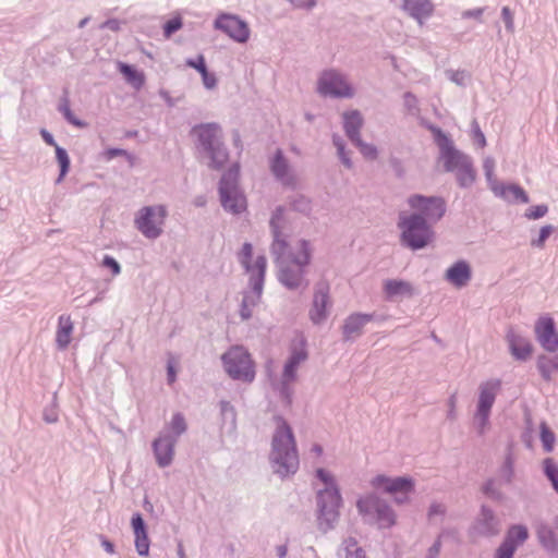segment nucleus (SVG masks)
<instances>
[{
	"mask_svg": "<svg viewBox=\"0 0 558 558\" xmlns=\"http://www.w3.org/2000/svg\"><path fill=\"white\" fill-rule=\"evenodd\" d=\"M282 219V209H278L271 218L270 226L274 234L271 245L272 253L280 263V281L288 288H298L303 279L304 266L311 260V248L306 241H301L296 252H288L289 245L281 238L280 221Z\"/></svg>",
	"mask_w": 558,
	"mask_h": 558,
	"instance_id": "1",
	"label": "nucleus"
},
{
	"mask_svg": "<svg viewBox=\"0 0 558 558\" xmlns=\"http://www.w3.org/2000/svg\"><path fill=\"white\" fill-rule=\"evenodd\" d=\"M269 461L275 473L284 477L299 469L296 441L291 426L281 417L276 418Z\"/></svg>",
	"mask_w": 558,
	"mask_h": 558,
	"instance_id": "2",
	"label": "nucleus"
},
{
	"mask_svg": "<svg viewBox=\"0 0 558 558\" xmlns=\"http://www.w3.org/2000/svg\"><path fill=\"white\" fill-rule=\"evenodd\" d=\"M252 245L250 243H245L239 254V258L246 271L251 274L253 292L251 295H245L243 299L241 308V317L243 319H248L252 316L250 307L254 306L260 299L266 270V258L264 256H257L254 263H252Z\"/></svg>",
	"mask_w": 558,
	"mask_h": 558,
	"instance_id": "3",
	"label": "nucleus"
},
{
	"mask_svg": "<svg viewBox=\"0 0 558 558\" xmlns=\"http://www.w3.org/2000/svg\"><path fill=\"white\" fill-rule=\"evenodd\" d=\"M317 476L326 485V488L318 493V525L326 532L333 526L339 518L341 496L328 472L318 469Z\"/></svg>",
	"mask_w": 558,
	"mask_h": 558,
	"instance_id": "4",
	"label": "nucleus"
},
{
	"mask_svg": "<svg viewBox=\"0 0 558 558\" xmlns=\"http://www.w3.org/2000/svg\"><path fill=\"white\" fill-rule=\"evenodd\" d=\"M193 132L198 136L202 146L208 153L211 159L210 166L217 169L222 167L228 160V154L219 141L220 128L215 123H209L194 128Z\"/></svg>",
	"mask_w": 558,
	"mask_h": 558,
	"instance_id": "5",
	"label": "nucleus"
},
{
	"mask_svg": "<svg viewBox=\"0 0 558 558\" xmlns=\"http://www.w3.org/2000/svg\"><path fill=\"white\" fill-rule=\"evenodd\" d=\"M225 368L230 377L252 381L255 377L254 363L243 347H233L222 355Z\"/></svg>",
	"mask_w": 558,
	"mask_h": 558,
	"instance_id": "6",
	"label": "nucleus"
},
{
	"mask_svg": "<svg viewBox=\"0 0 558 558\" xmlns=\"http://www.w3.org/2000/svg\"><path fill=\"white\" fill-rule=\"evenodd\" d=\"M399 227L402 230V241L413 250L424 247L432 240L433 232L421 216L405 218L401 215Z\"/></svg>",
	"mask_w": 558,
	"mask_h": 558,
	"instance_id": "7",
	"label": "nucleus"
},
{
	"mask_svg": "<svg viewBox=\"0 0 558 558\" xmlns=\"http://www.w3.org/2000/svg\"><path fill=\"white\" fill-rule=\"evenodd\" d=\"M239 168L230 169L223 174L220 182V198L226 210L239 214L246 208V201L243 194L238 190L236 180Z\"/></svg>",
	"mask_w": 558,
	"mask_h": 558,
	"instance_id": "8",
	"label": "nucleus"
},
{
	"mask_svg": "<svg viewBox=\"0 0 558 558\" xmlns=\"http://www.w3.org/2000/svg\"><path fill=\"white\" fill-rule=\"evenodd\" d=\"M166 215L163 206L144 207L135 219V226L146 238L155 239L161 234Z\"/></svg>",
	"mask_w": 558,
	"mask_h": 558,
	"instance_id": "9",
	"label": "nucleus"
},
{
	"mask_svg": "<svg viewBox=\"0 0 558 558\" xmlns=\"http://www.w3.org/2000/svg\"><path fill=\"white\" fill-rule=\"evenodd\" d=\"M373 487L383 489L393 495L397 502H404L414 489V483L410 477H387L378 475L372 481Z\"/></svg>",
	"mask_w": 558,
	"mask_h": 558,
	"instance_id": "10",
	"label": "nucleus"
},
{
	"mask_svg": "<svg viewBox=\"0 0 558 558\" xmlns=\"http://www.w3.org/2000/svg\"><path fill=\"white\" fill-rule=\"evenodd\" d=\"M500 379H488L483 381L478 387V403L476 417L484 427L488 421L490 409L495 402L497 395L501 389Z\"/></svg>",
	"mask_w": 558,
	"mask_h": 558,
	"instance_id": "11",
	"label": "nucleus"
},
{
	"mask_svg": "<svg viewBox=\"0 0 558 558\" xmlns=\"http://www.w3.org/2000/svg\"><path fill=\"white\" fill-rule=\"evenodd\" d=\"M318 92L333 97H351L352 88L345 80L335 71H326L318 81Z\"/></svg>",
	"mask_w": 558,
	"mask_h": 558,
	"instance_id": "12",
	"label": "nucleus"
},
{
	"mask_svg": "<svg viewBox=\"0 0 558 558\" xmlns=\"http://www.w3.org/2000/svg\"><path fill=\"white\" fill-rule=\"evenodd\" d=\"M215 27L238 43H246L250 38L248 25L231 14L219 15L215 21Z\"/></svg>",
	"mask_w": 558,
	"mask_h": 558,
	"instance_id": "13",
	"label": "nucleus"
},
{
	"mask_svg": "<svg viewBox=\"0 0 558 558\" xmlns=\"http://www.w3.org/2000/svg\"><path fill=\"white\" fill-rule=\"evenodd\" d=\"M410 206L417 210L424 220H438L445 214V203L439 197H423L415 195L409 199Z\"/></svg>",
	"mask_w": 558,
	"mask_h": 558,
	"instance_id": "14",
	"label": "nucleus"
},
{
	"mask_svg": "<svg viewBox=\"0 0 558 558\" xmlns=\"http://www.w3.org/2000/svg\"><path fill=\"white\" fill-rule=\"evenodd\" d=\"M535 336L539 344L549 352L558 350V332L555 323L549 316H542L535 324Z\"/></svg>",
	"mask_w": 558,
	"mask_h": 558,
	"instance_id": "15",
	"label": "nucleus"
},
{
	"mask_svg": "<svg viewBox=\"0 0 558 558\" xmlns=\"http://www.w3.org/2000/svg\"><path fill=\"white\" fill-rule=\"evenodd\" d=\"M357 508L361 513H372L375 511L378 522L383 527H388L395 523L392 510L387 506H379L378 500L373 496L360 499L357 501Z\"/></svg>",
	"mask_w": 558,
	"mask_h": 558,
	"instance_id": "16",
	"label": "nucleus"
},
{
	"mask_svg": "<svg viewBox=\"0 0 558 558\" xmlns=\"http://www.w3.org/2000/svg\"><path fill=\"white\" fill-rule=\"evenodd\" d=\"M329 304L328 284H319L315 291L310 318L314 324H320L327 317V305Z\"/></svg>",
	"mask_w": 558,
	"mask_h": 558,
	"instance_id": "17",
	"label": "nucleus"
},
{
	"mask_svg": "<svg viewBox=\"0 0 558 558\" xmlns=\"http://www.w3.org/2000/svg\"><path fill=\"white\" fill-rule=\"evenodd\" d=\"M440 158L444 161L446 171L456 172L457 170H460V168L462 167L463 169H466L468 173L470 174V158L466 155L454 149L451 144L447 143L441 147Z\"/></svg>",
	"mask_w": 558,
	"mask_h": 558,
	"instance_id": "18",
	"label": "nucleus"
},
{
	"mask_svg": "<svg viewBox=\"0 0 558 558\" xmlns=\"http://www.w3.org/2000/svg\"><path fill=\"white\" fill-rule=\"evenodd\" d=\"M507 341L511 355L515 360L526 361L531 357L533 353V344L527 338L522 337L514 331H509L507 335Z\"/></svg>",
	"mask_w": 558,
	"mask_h": 558,
	"instance_id": "19",
	"label": "nucleus"
},
{
	"mask_svg": "<svg viewBox=\"0 0 558 558\" xmlns=\"http://www.w3.org/2000/svg\"><path fill=\"white\" fill-rule=\"evenodd\" d=\"M471 275L470 265L464 260H460L448 268L445 277L451 284L461 288L470 281Z\"/></svg>",
	"mask_w": 558,
	"mask_h": 558,
	"instance_id": "20",
	"label": "nucleus"
},
{
	"mask_svg": "<svg viewBox=\"0 0 558 558\" xmlns=\"http://www.w3.org/2000/svg\"><path fill=\"white\" fill-rule=\"evenodd\" d=\"M403 9L420 24L429 17L434 12V4L430 0H403Z\"/></svg>",
	"mask_w": 558,
	"mask_h": 558,
	"instance_id": "21",
	"label": "nucleus"
},
{
	"mask_svg": "<svg viewBox=\"0 0 558 558\" xmlns=\"http://www.w3.org/2000/svg\"><path fill=\"white\" fill-rule=\"evenodd\" d=\"M132 527L135 535V547L141 556L148 555L149 551V539L145 529L144 520L140 513H136L132 518Z\"/></svg>",
	"mask_w": 558,
	"mask_h": 558,
	"instance_id": "22",
	"label": "nucleus"
},
{
	"mask_svg": "<svg viewBox=\"0 0 558 558\" xmlns=\"http://www.w3.org/2000/svg\"><path fill=\"white\" fill-rule=\"evenodd\" d=\"M174 440L170 437H159L154 441V451L160 466L171 463L174 453Z\"/></svg>",
	"mask_w": 558,
	"mask_h": 558,
	"instance_id": "23",
	"label": "nucleus"
},
{
	"mask_svg": "<svg viewBox=\"0 0 558 558\" xmlns=\"http://www.w3.org/2000/svg\"><path fill=\"white\" fill-rule=\"evenodd\" d=\"M492 191L495 195L500 196L507 201H515L527 203L529 197L523 189L518 185H504L499 182H492Z\"/></svg>",
	"mask_w": 558,
	"mask_h": 558,
	"instance_id": "24",
	"label": "nucleus"
},
{
	"mask_svg": "<svg viewBox=\"0 0 558 558\" xmlns=\"http://www.w3.org/2000/svg\"><path fill=\"white\" fill-rule=\"evenodd\" d=\"M307 359V354L304 350L303 343H301L300 350H295L290 356L289 361L284 366V371L282 374V384L288 386L293 383L296 378L295 373L298 366Z\"/></svg>",
	"mask_w": 558,
	"mask_h": 558,
	"instance_id": "25",
	"label": "nucleus"
},
{
	"mask_svg": "<svg viewBox=\"0 0 558 558\" xmlns=\"http://www.w3.org/2000/svg\"><path fill=\"white\" fill-rule=\"evenodd\" d=\"M344 130L348 137L354 143L360 144V129L363 124V119L359 111L353 110L343 114Z\"/></svg>",
	"mask_w": 558,
	"mask_h": 558,
	"instance_id": "26",
	"label": "nucleus"
},
{
	"mask_svg": "<svg viewBox=\"0 0 558 558\" xmlns=\"http://www.w3.org/2000/svg\"><path fill=\"white\" fill-rule=\"evenodd\" d=\"M73 322L69 315H61L58 322L56 340L61 349H65L71 342Z\"/></svg>",
	"mask_w": 558,
	"mask_h": 558,
	"instance_id": "27",
	"label": "nucleus"
},
{
	"mask_svg": "<svg viewBox=\"0 0 558 558\" xmlns=\"http://www.w3.org/2000/svg\"><path fill=\"white\" fill-rule=\"evenodd\" d=\"M384 291L388 299L411 296L413 293L411 284L402 280H387L384 283Z\"/></svg>",
	"mask_w": 558,
	"mask_h": 558,
	"instance_id": "28",
	"label": "nucleus"
},
{
	"mask_svg": "<svg viewBox=\"0 0 558 558\" xmlns=\"http://www.w3.org/2000/svg\"><path fill=\"white\" fill-rule=\"evenodd\" d=\"M371 320L369 315L365 314H353L351 315L343 326V333L347 338L359 333L366 323Z\"/></svg>",
	"mask_w": 558,
	"mask_h": 558,
	"instance_id": "29",
	"label": "nucleus"
},
{
	"mask_svg": "<svg viewBox=\"0 0 558 558\" xmlns=\"http://www.w3.org/2000/svg\"><path fill=\"white\" fill-rule=\"evenodd\" d=\"M119 71L125 77L126 82L131 84L134 88L140 89L143 87L145 83V75L143 72L137 71L133 66L119 63Z\"/></svg>",
	"mask_w": 558,
	"mask_h": 558,
	"instance_id": "30",
	"label": "nucleus"
},
{
	"mask_svg": "<svg viewBox=\"0 0 558 558\" xmlns=\"http://www.w3.org/2000/svg\"><path fill=\"white\" fill-rule=\"evenodd\" d=\"M537 537L539 543L548 550H558V539L555 532L546 525H541L537 529Z\"/></svg>",
	"mask_w": 558,
	"mask_h": 558,
	"instance_id": "31",
	"label": "nucleus"
},
{
	"mask_svg": "<svg viewBox=\"0 0 558 558\" xmlns=\"http://www.w3.org/2000/svg\"><path fill=\"white\" fill-rule=\"evenodd\" d=\"M537 367L545 380H550L551 374L558 372V356L541 355L537 359Z\"/></svg>",
	"mask_w": 558,
	"mask_h": 558,
	"instance_id": "32",
	"label": "nucleus"
},
{
	"mask_svg": "<svg viewBox=\"0 0 558 558\" xmlns=\"http://www.w3.org/2000/svg\"><path fill=\"white\" fill-rule=\"evenodd\" d=\"M482 523L480 525V532L483 534H495L498 532V522L495 520L493 513L488 510L482 512Z\"/></svg>",
	"mask_w": 558,
	"mask_h": 558,
	"instance_id": "33",
	"label": "nucleus"
},
{
	"mask_svg": "<svg viewBox=\"0 0 558 558\" xmlns=\"http://www.w3.org/2000/svg\"><path fill=\"white\" fill-rule=\"evenodd\" d=\"M506 537L511 543H515L518 547L527 539L529 531L524 525H513L509 529Z\"/></svg>",
	"mask_w": 558,
	"mask_h": 558,
	"instance_id": "34",
	"label": "nucleus"
},
{
	"mask_svg": "<svg viewBox=\"0 0 558 558\" xmlns=\"http://www.w3.org/2000/svg\"><path fill=\"white\" fill-rule=\"evenodd\" d=\"M56 156H57V160L60 165V175H59L57 182H61L69 171L70 159H69L66 151L59 146H56Z\"/></svg>",
	"mask_w": 558,
	"mask_h": 558,
	"instance_id": "35",
	"label": "nucleus"
},
{
	"mask_svg": "<svg viewBox=\"0 0 558 558\" xmlns=\"http://www.w3.org/2000/svg\"><path fill=\"white\" fill-rule=\"evenodd\" d=\"M541 440L547 452H550L554 449L556 437L546 423L541 424Z\"/></svg>",
	"mask_w": 558,
	"mask_h": 558,
	"instance_id": "36",
	"label": "nucleus"
},
{
	"mask_svg": "<svg viewBox=\"0 0 558 558\" xmlns=\"http://www.w3.org/2000/svg\"><path fill=\"white\" fill-rule=\"evenodd\" d=\"M469 169H470V174L468 173L466 169H463L462 167L460 168V170L456 171L457 179L461 186H468V185L472 184L475 180V170L472 166L471 160H469Z\"/></svg>",
	"mask_w": 558,
	"mask_h": 558,
	"instance_id": "37",
	"label": "nucleus"
},
{
	"mask_svg": "<svg viewBox=\"0 0 558 558\" xmlns=\"http://www.w3.org/2000/svg\"><path fill=\"white\" fill-rule=\"evenodd\" d=\"M271 169L275 175L281 180H284V178L288 175V165L280 153L277 154Z\"/></svg>",
	"mask_w": 558,
	"mask_h": 558,
	"instance_id": "38",
	"label": "nucleus"
},
{
	"mask_svg": "<svg viewBox=\"0 0 558 558\" xmlns=\"http://www.w3.org/2000/svg\"><path fill=\"white\" fill-rule=\"evenodd\" d=\"M544 470L547 477L550 480L554 488L558 493V470L550 458L545 459Z\"/></svg>",
	"mask_w": 558,
	"mask_h": 558,
	"instance_id": "39",
	"label": "nucleus"
},
{
	"mask_svg": "<svg viewBox=\"0 0 558 558\" xmlns=\"http://www.w3.org/2000/svg\"><path fill=\"white\" fill-rule=\"evenodd\" d=\"M345 555L343 558H365L363 550L357 546V543L350 538L345 542Z\"/></svg>",
	"mask_w": 558,
	"mask_h": 558,
	"instance_id": "40",
	"label": "nucleus"
},
{
	"mask_svg": "<svg viewBox=\"0 0 558 558\" xmlns=\"http://www.w3.org/2000/svg\"><path fill=\"white\" fill-rule=\"evenodd\" d=\"M517 549V544L511 543L507 537L500 547L497 549L496 558H512Z\"/></svg>",
	"mask_w": 558,
	"mask_h": 558,
	"instance_id": "41",
	"label": "nucleus"
},
{
	"mask_svg": "<svg viewBox=\"0 0 558 558\" xmlns=\"http://www.w3.org/2000/svg\"><path fill=\"white\" fill-rule=\"evenodd\" d=\"M182 27V21L180 17H173L169 20L163 26L165 37L169 38L174 32Z\"/></svg>",
	"mask_w": 558,
	"mask_h": 558,
	"instance_id": "42",
	"label": "nucleus"
},
{
	"mask_svg": "<svg viewBox=\"0 0 558 558\" xmlns=\"http://www.w3.org/2000/svg\"><path fill=\"white\" fill-rule=\"evenodd\" d=\"M171 430L175 435L182 434L186 429L184 417L181 414H175L171 421Z\"/></svg>",
	"mask_w": 558,
	"mask_h": 558,
	"instance_id": "43",
	"label": "nucleus"
},
{
	"mask_svg": "<svg viewBox=\"0 0 558 558\" xmlns=\"http://www.w3.org/2000/svg\"><path fill=\"white\" fill-rule=\"evenodd\" d=\"M548 211V208L546 205H537V206H532L527 209L525 216L529 218V219H538V218H542L544 217Z\"/></svg>",
	"mask_w": 558,
	"mask_h": 558,
	"instance_id": "44",
	"label": "nucleus"
},
{
	"mask_svg": "<svg viewBox=\"0 0 558 558\" xmlns=\"http://www.w3.org/2000/svg\"><path fill=\"white\" fill-rule=\"evenodd\" d=\"M502 20L506 24V28L509 32L514 31V21H513V14L511 10L508 7H504L501 10Z\"/></svg>",
	"mask_w": 558,
	"mask_h": 558,
	"instance_id": "45",
	"label": "nucleus"
},
{
	"mask_svg": "<svg viewBox=\"0 0 558 558\" xmlns=\"http://www.w3.org/2000/svg\"><path fill=\"white\" fill-rule=\"evenodd\" d=\"M494 168H495V162L493 159L490 158H487L485 161H484V171H485V175L487 178V181L489 183V187L492 189V182H498L495 178H494Z\"/></svg>",
	"mask_w": 558,
	"mask_h": 558,
	"instance_id": "46",
	"label": "nucleus"
},
{
	"mask_svg": "<svg viewBox=\"0 0 558 558\" xmlns=\"http://www.w3.org/2000/svg\"><path fill=\"white\" fill-rule=\"evenodd\" d=\"M473 141H474L475 145L480 148H484L486 145L485 135L481 131L477 123H474V125H473Z\"/></svg>",
	"mask_w": 558,
	"mask_h": 558,
	"instance_id": "47",
	"label": "nucleus"
},
{
	"mask_svg": "<svg viewBox=\"0 0 558 558\" xmlns=\"http://www.w3.org/2000/svg\"><path fill=\"white\" fill-rule=\"evenodd\" d=\"M554 228L551 226H544L539 231V236L533 242L534 245L542 247L548 236L553 233Z\"/></svg>",
	"mask_w": 558,
	"mask_h": 558,
	"instance_id": "48",
	"label": "nucleus"
},
{
	"mask_svg": "<svg viewBox=\"0 0 558 558\" xmlns=\"http://www.w3.org/2000/svg\"><path fill=\"white\" fill-rule=\"evenodd\" d=\"M60 110L63 112L64 117L66 118V120L76 125V126H84V123L80 122L78 120H76L71 110H70V107H69V102L65 100L61 106H60Z\"/></svg>",
	"mask_w": 558,
	"mask_h": 558,
	"instance_id": "49",
	"label": "nucleus"
},
{
	"mask_svg": "<svg viewBox=\"0 0 558 558\" xmlns=\"http://www.w3.org/2000/svg\"><path fill=\"white\" fill-rule=\"evenodd\" d=\"M355 145L360 148L361 153L363 154V156L365 158H368V159L376 158L377 151L374 146L364 144V143H362L361 140H360V144H355Z\"/></svg>",
	"mask_w": 558,
	"mask_h": 558,
	"instance_id": "50",
	"label": "nucleus"
},
{
	"mask_svg": "<svg viewBox=\"0 0 558 558\" xmlns=\"http://www.w3.org/2000/svg\"><path fill=\"white\" fill-rule=\"evenodd\" d=\"M186 65L197 70L199 73L205 72L206 63L204 56L199 54L195 60L189 59Z\"/></svg>",
	"mask_w": 558,
	"mask_h": 558,
	"instance_id": "51",
	"label": "nucleus"
},
{
	"mask_svg": "<svg viewBox=\"0 0 558 558\" xmlns=\"http://www.w3.org/2000/svg\"><path fill=\"white\" fill-rule=\"evenodd\" d=\"M102 266L110 268L112 274L119 275L121 271L119 263L111 256L106 255L102 259Z\"/></svg>",
	"mask_w": 558,
	"mask_h": 558,
	"instance_id": "52",
	"label": "nucleus"
},
{
	"mask_svg": "<svg viewBox=\"0 0 558 558\" xmlns=\"http://www.w3.org/2000/svg\"><path fill=\"white\" fill-rule=\"evenodd\" d=\"M483 13H484V8H477V9H472V10H465L462 12L461 15L463 19H474V20L481 21Z\"/></svg>",
	"mask_w": 558,
	"mask_h": 558,
	"instance_id": "53",
	"label": "nucleus"
},
{
	"mask_svg": "<svg viewBox=\"0 0 558 558\" xmlns=\"http://www.w3.org/2000/svg\"><path fill=\"white\" fill-rule=\"evenodd\" d=\"M203 84L207 88H214L216 86L217 80L216 76L207 71V68L205 69V72L201 73Z\"/></svg>",
	"mask_w": 558,
	"mask_h": 558,
	"instance_id": "54",
	"label": "nucleus"
},
{
	"mask_svg": "<svg viewBox=\"0 0 558 558\" xmlns=\"http://www.w3.org/2000/svg\"><path fill=\"white\" fill-rule=\"evenodd\" d=\"M177 362L173 359H170L168 362V381L169 384H173L175 381L177 377V371H175Z\"/></svg>",
	"mask_w": 558,
	"mask_h": 558,
	"instance_id": "55",
	"label": "nucleus"
},
{
	"mask_svg": "<svg viewBox=\"0 0 558 558\" xmlns=\"http://www.w3.org/2000/svg\"><path fill=\"white\" fill-rule=\"evenodd\" d=\"M333 143L338 148V154H339L340 158L342 159L343 163L345 166L350 167L351 163H350L349 159L345 157L343 144L337 137L333 138Z\"/></svg>",
	"mask_w": 558,
	"mask_h": 558,
	"instance_id": "56",
	"label": "nucleus"
},
{
	"mask_svg": "<svg viewBox=\"0 0 558 558\" xmlns=\"http://www.w3.org/2000/svg\"><path fill=\"white\" fill-rule=\"evenodd\" d=\"M295 210L305 213L310 209V203L305 198H300L294 205Z\"/></svg>",
	"mask_w": 558,
	"mask_h": 558,
	"instance_id": "57",
	"label": "nucleus"
},
{
	"mask_svg": "<svg viewBox=\"0 0 558 558\" xmlns=\"http://www.w3.org/2000/svg\"><path fill=\"white\" fill-rule=\"evenodd\" d=\"M295 7L310 8L314 5L315 0H290Z\"/></svg>",
	"mask_w": 558,
	"mask_h": 558,
	"instance_id": "58",
	"label": "nucleus"
},
{
	"mask_svg": "<svg viewBox=\"0 0 558 558\" xmlns=\"http://www.w3.org/2000/svg\"><path fill=\"white\" fill-rule=\"evenodd\" d=\"M41 136L44 138V141L50 145V146H58L52 137V135L50 133H48L47 131L43 130L41 131Z\"/></svg>",
	"mask_w": 558,
	"mask_h": 558,
	"instance_id": "59",
	"label": "nucleus"
},
{
	"mask_svg": "<svg viewBox=\"0 0 558 558\" xmlns=\"http://www.w3.org/2000/svg\"><path fill=\"white\" fill-rule=\"evenodd\" d=\"M439 549H440V543L436 542L434 544V546L429 549L428 558H435L438 555Z\"/></svg>",
	"mask_w": 558,
	"mask_h": 558,
	"instance_id": "60",
	"label": "nucleus"
},
{
	"mask_svg": "<svg viewBox=\"0 0 558 558\" xmlns=\"http://www.w3.org/2000/svg\"><path fill=\"white\" fill-rule=\"evenodd\" d=\"M311 452L316 457L319 458L323 454V448L320 445L315 444L311 448Z\"/></svg>",
	"mask_w": 558,
	"mask_h": 558,
	"instance_id": "61",
	"label": "nucleus"
},
{
	"mask_svg": "<svg viewBox=\"0 0 558 558\" xmlns=\"http://www.w3.org/2000/svg\"><path fill=\"white\" fill-rule=\"evenodd\" d=\"M222 412L223 414H227L229 412L231 416H234L233 408L228 402L222 403Z\"/></svg>",
	"mask_w": 558,
	"mask_h": 558,
	"instance_id": "62",
	"label": "nucleus"
},
{
	"mask_svg": "<svg viewBox=\"0 0 558 558\" xmlns=\"http://www.w3.org/2000/svg\"><path fill=\"white\" fill-rule=\"evenodd\" d=\"M287 546L286 545H280L277 547V555L280 557V558H284L287 556Z\"/></svg>",
	"mask_w": 558,
	"mask_h": 558,
	"instance_id": "63",
	"label": "nucleus"
},
{
	"mask_svg": "<svg viewBox=\"0 0 558 558\" xmlns=\"http://www.w3.org/2000/svg\"><path fill=\"white\" fill-rule=\"evenodd\" d=\"M444 512V509L440 505H433L430 507V511H429V514H434V513H442Z\"/></svg>",
	"mask_w": 558,
	"mask_h": 558,
	"instance_id": "64",
	"label": "nucleus"
}]
</instances>
